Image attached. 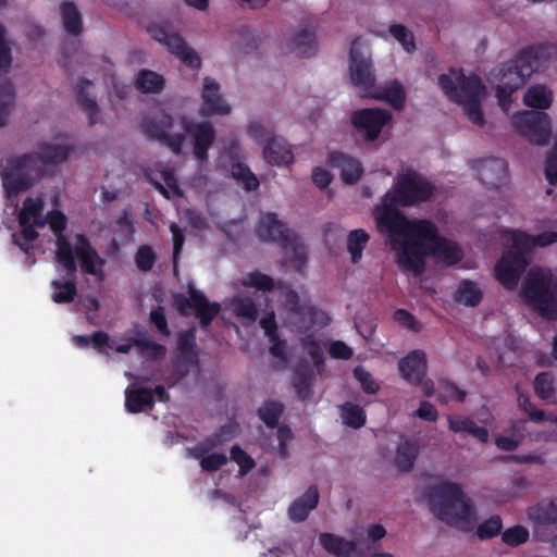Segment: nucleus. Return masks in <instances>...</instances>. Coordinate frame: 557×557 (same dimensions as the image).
<instances>
[{"mask_svg": "<svg viewBox=\"0 0 557 557\" xmlns=\"http://www.w3.org/2000/svg\"><path fill=\"white\" fill-rule=\"evenodd\" d=\"M178 124L182 129L175 132L177 120L165 111H159L144 117L140 129L148 139L166 146L176 156L182 153L188 136L195 159L200 163L207 162L209 150L216 138L214 125L210 121L195 122L186 114L178 116Z\"/></svg>", "mask_w": 557, "mask_h": 557, "instance_id": "f257e3e1", "label": "nucleus"}, {"mask_svg": "<svg viewBox=\"0 0 557 557\" xmlns=\"http://www.w3.org/2000/svg\"><path fill=\"white\" fill-rule=\"evenodd\" d=\"M421 238L403 247L401 270L414 275H421L425 270V257L435 256L446 264L454 265L461 261L462 252L459 246L440 235L433 221H429Z\"/></svg>", "mask_w": 557, "mask_h": 557, "instance_id": "f03ea898", "label": "nucleus"}, {"mask_svg": "<svg viewBox=\"0 0 557 557\" xmlns=\"http://www.w3.org/2000/svg\"><path fill=\"white\" fill-rule=\"evenodd\" d=\"M397 206V202L384 195L381 205L375 207L374 218L377 230L388 234L392 248L396 252V261L401 269L403 247L419 240L430 220L408 219Z\"/></svg>", "mask_w": 557, "mask_h": 557, "instance_id": "7ed1b4c3", "label": "nucleus"}, {"mask_svg": "<svg viewBox=\"0 0 557 557\" xmlns=\"http://www.w3.org/2000/svg\"><path fill=\"white\" fill-rule=\"evenodd\" d=\"M520 297L543 320H557V277L549 270H530L522 282Z\"/></svg>", "mask_w": 557, "mask_h": 557, "instance_id": "20e7f679", "label": "nucleus"}, {"mask_svg": "<svg viewBox=\"0 0 557 557\" xmlns=\"http://www.w3.org/2000/svg\"><path fill=\"white\" fill-rule=\"evenodd\" d=\"M426 497L432 512L449 525L468 523L473 516L471 500L457 483L444 482L430 486Z\"/></svg>", "mask_w": 557, "mask_h": 557, "instance_id": "39448f33", "label": "nucleus"}, {"mask_svg": "<svg viewBox=\"0 0 557 557\" xmlns=\"http://www.w3.org/2000/svg\"><path fill=\"white\" fill-rule=\"evenodd\" d=\"M438 86L449 100L462 106L463 113L469 121L479 127L484 126L481 98L485 92V86L478 75L460 74L455 82L450 75L441 74Z\"/></svg>", "mask_w": 557, "mask_h": 557, "instance_id": "423d86ee", "label": "nucleus"}, {"mask_svg": "<svg viewBox=\"0 0 557 557\" xmlns=\"http://www.w3.org/2000/svg\"><path fill=\"white\" fill-rule=\"evenodd\" d=\"M557 55V46L552 44H537L522 48L515 59L502 64L499 83L517 90L525 84V79L546 61Z\"/></svg>", "mask_w": 557, "mask_h": 557, "instance_id": "0eeeda50", "label": "nucleus"}, {"mask_svg": "<svg viewBox=\"0 0 557 557\" xmlns=\"http://www.w3.org/2000/svg\"><path fill=\"white\" fill-rule=\"evenodd\" d=\"M258 237L263 242L277 243L282 248L288 250L290 256L287 262L295 263L297 271L302 272L307 262V251L297 234L289 231L287 225L277 219L273 212L261 215L257 226Z\"/></svg>", "mask_w": 557, "mask_h": 557, "instance_id": "6e6552de", "label": "nucleus"}, {"mask_svg": "<svg viewBox=\"0 0 557 557\" xmlns=\"http://www.w3.org/2000/svg\"><path fill=\"white\" fill-rule=\"evenodd\" d=\"M434 193V185L413 170L399 173L392 190L385 196L400 207H410L428 201Z\"/></svg>", "mask_w": 557, "mask_h": 557, "instance_id": "1a4fd4ad", "label": "nucleus"}, {"mask_svg": "<svg viewBox=\"0 0 557 557\" xmlns=\"http://www.w3.org/2000/svg\"><path fill=\"white\" fill-rule=\"evenodd\" d=\"M511 124L533 145H546L552 135V120L544 111L518 112L511 117Z\"/></svg>", "mask_w": 557, "mask_h": 557, "instance_id": "9d476101", "label": "nucleus"}, {"mask_svg": "<svg viewBox=\"0 0 557 557\" xmlns=\"http://www.w3.org/2000/svg\"><path fill=\"white\" fill-rule=\"evenodd\" d=\"M44 220L55 234V261L63 267L67 276L74 277L77 271V263L74 258L72 244L63 233L67 225L65 214L60 210H51Z\"/></svg>", "mask_w": 557, "mask_h": 557, "instance_id": "9b49d317", "label": "nucleus"}, {"mask_svg": "<svg viewBox=\"0 0 557 557\" xmlns=\"http://www.w3.org/2000/svg\"><path fill=\"white\" fill-rule=\"evenodd\" d=\"M148 33L152 39L164 45L166 49L176 55L184 64L190 69H199L201 59L198 53L190 48L185 39L177 33H170L163 26L151 25Z\"/></svg>", "mask_w": 557, "mask_h": 557, "instance_id": "f8f14e48", "label": "nucleus"}, {"mask_svg": "<svg viewBox=\"0 0 557 557\" xmlns=\"http://www.w3.org/2000/svg\"><path fill=\"white\" fill-rule=\"evenodd\" d=\"M361 38L357 37L351 41L349 52V72L351 83L364 91L368 96L375 86V76L372 62L361 50Z\"/></svg>", "mask_w": 557, "mask_h": 557, "instance_id": "ddd939ff", "label": "nucleus"}, {"mask_svg": "<svg viewBox=\"0 0 557 557\" xmlns=\"http://www.w3.org/2000/svg\"><path fill=\"white\" fill-rule=\"evenodd\" d=\"M176 305L183 314H188L187 308L194 310L202 327L210 325L221 310L220 304L210 302L202 292L193 287L188 290V297L176 298Z\"/></svg>", "mask_w": 557, "mask_h": 557, "instance_id": "4468645a", "label": "nucleus"}, {"mask_svg": "<svg viewBox=\"0 0 557 557\" xmlns=\"http://www.w3.org/2000/svg\"><path fill=\"white\" fill-rule=\"evenodd\" d=\"M391 119L392 114L388 110L368 108L352 112L351 124L368 140H375Z\"/></svg>", "mask_w": 557, "mask_h": 557, "instance_id": "2eb2a0df", "label": "nucleus"}, {"mask_svg": "<svg viewBox=\"0 0 557 557\" xmlns=\"http://www.w3.org/2000/svg\"><path fill=\"white\" fill-rule=\"evenodd\" d=\"M528 518L533 524L535 536L541 541H550L548 528L557 530V498H544L528 509Z\"/></svg>", "mask_w": 557, "mask_h": 557, "instance_id": "dca6fc26", "label": "nucleus"}, {"mask_svg": "<svg viewBox=\"0 0 557 557\" xmlns=\"http://www.w3.org/2000/svg\"><path fill=\"white\" fill-rule=\"evenodd\" d=\"M528 265L522 255L506 251L496 263L495 277L507 290H515Z\"/></svg>", "mask_w": 557, "mask_h": 557, "instance_id": "f3484780", "label": "nucleus"}, {"mask_svg": "<svg viewBox=\"0 0 557 557\" xmlns=\"http://www.w3.org/2000/svg\"><path fill=\"white\" fill-rule=\"evenodd\" d=\"M38 152L36 153H24L14 159V168L16 170H25L29 163L37 158L45 164H60L65 162L72 148L66 145H51L42 143L38 146Z\"/></svg>", "mask_w": 557, "mask_h": 557, "instance_id": "a211bd4d", "label": "nucleus"}, {"mask_svg": "<svg viewBox=\"0 0 557 557\" xmlns=\"http://www.w3.org/2000/svg\"><path fill=\"white\" fill-rule=\"evenodd\" d=\"M75 239L76 247L73 249V253L74 257L76 256L79 259L82 271L99 280H103L106 260L99 256L85 234H76Z\"/></svg>", "mask_w": 557, "mask_h": 557, "instance_id": "6ab92c4d", "label": "nucleus"}, {"mask_svg": "<svg viewBox=\"0 0 557 557\" xmlns=\"http://www.w3.org/2000/svg\"><path fill=\"white\" fill-rule=\"evenodd\" d=\"M202 104L199 114L202 117L213 115H226L231 112L230 106L223 100L220 94L219 84L211 77L203 79Z\"/></svg>", "mask_w": 557, "mask_h": 557, "instance_id": "aec40b11", "label": "nucleus"}, {"mask_svg": "<svg viewBox=\"0 0 557 557\" xmlns=\"http://www.w3.org/2000/svg\"><path fill=\"white\" fill-rule=\"evenodd\" d=\"M401 377L411 385L418 386L426 375L428 362L423 350L416 349L408 352L398 362Z\"/></svg>", "mask_w": 557, "mask_h": 557, "instance_id": "412c9836", "label": "nucleus"}, {"mask_svg": "<svg viewBox=\"0 0 557 557\" xmlns=\"http://www.w3.org/2000/svg\"><path fill=\"white\" fill-rule=\"evenodd\" d=\"M478 176L482 184L499 188L508 180V164L503 158L481 160L478 166Z\"/></svg>", "mask_w": 557, "mask_h": 557, "instance_id": "4be33fe9", "label": "nucleus"}, {"mask_svg": "<svg viewBox=\"0 0 557 557\" xmlns=\"http://www.w3.org/2000/svg\"><path fill=\"white\" fill-rule=\"evenodd\" d=\"M327 161L332 169L339 171L341 178L345 184L352 185L357 183L363 173L360 161L344 152H330Z\"/></svg>", "mask_w": 557, "mask_h": 557, "instance_id": "5701e85b", "label": "nucleus"}, {"mask_svg": "<svg viewBox=\"0 0 557 557\" xmlns=\"http://www.w3.org/2000/svg\"><path fill=\"white\" fill-rule=\"evenodd\" d=\"M319 491L317 485H311L288 507V517L293 522L305 521L309 513L317 508L319 503Z\"/></svg>", "mask_w": 557, "mask_h": 557, "instance_id": "b1692460", "label": "nucleus"}, {"mask_svg": "<svg viewBox=\"0 0 557 557\" xmlns=\"http://www.w3.org/2000/svg\"><path fill=\"white\" fill-rule=\"evenodd\" d=\"M263 157L269 164L276 166L288 165L294 161L290 147L284 138L277 136L267 140Z\"/></svg>", "mask_w": 557, "mask_h": 557, "instance_id": "393cba45", "label": "nucleus"}, {"mask_svg": "<svg viewBox=\"0 0 557 557\" xmlns=\"http://www.w3.org/2000/svg\"><path fill=\"white\" fill-rule=\"evenodd\" d=\"M152 389L131 386L125 391V409L129 413H139L154 407Z\"/></svg>", "mask_w": 557, "mask_h": 557, "instance_id": "a878e982", "label": "nucleus"}, {"mask_svg": "<svg viewBox=\"0 0 557 557\" xmlns=\"http://www.w3.org/2000/svg\"><path fill=\"white\" fill-rule=\"evenodd\" d=\"M420 447L414 440H407L400 436L394 458L395 467L401 472H409L414 466L419 456Z\"/></svg>", "mask_w": 557, "mask_h": 557, "instance_id": "bb28decb", "label": "nucleus"}, {"mask_svg": "<svg viewBox=\"0 0 557 557\" xmlns=\"http://www.w3.org/2000/svg\"><path fill=\"white\" fill-rule=\"evenodd\" d=\"M368 97L388 102L394 109L400 110L406 102V92L401 84L393 81L384 86L372 89Z\"/></svg>", "mask_w": 557, "mask_h": 557, "instance_id": "cd10ccee", "label": "nucleus"}, {"mask_svg": "<svg viewBox=\"0 0 557 557\" xmlns=\"http://www.w3.org/2000/svg\"><path fill=\"white\" fill-rule=\"evenodd\" d=\"M448 428L454 433H468L481 443H487L488 431L479 426L471 418L461 414H453L447 417Z\"/></svg>", "mask_w": 557, "mask_h": 557, "instance_id": "c85d7f7f", "label": "nucleus"}, {"mask_svg": "<svg viewBox=\"0 0 557 557\" xmlns=\"http://www.w3.org/2000/svg\"><path fill=\"white\" fill-rule=\"evenodd\" d=\"M319 543L329 554L336 557H350L357 547L354 541L327 532L319 535Z\"/></svg>", "mask_w": 557, "mask_h": 557, "instance_id": "c756f323", "label": "nucleus"}, {"mask_svg": "<svg viewBox=\"0 0 557 557\" xmlns=\"http://www.w3.org/2000/svg\"><path fill=\"white\" fill-rule=\"evenodd\" d=\"M292 50L301 58L315 55L318 45L314 30L309 27L300 28L292 40Z\"/></svg>", "mask_w": 557, "mask_h": 557, "instance_id": "7c9ffc66", "label": "nucleus"}, {"mask_svg": "<svg viewBox=\"0 0 557 557\" xmlns=\"http://www.w3.org/2000/svg\"><path fill=\"white\" fill-rule=\"evenodd\" d=\"M523 101L530 108L546 110L553 103V92L545 85H534L528 88Z\"/></svg>", "mask_w": 557, "mask_h": 557, "instance_id": "2f4dec72", "label": "nucleus"}, {"mask_svg": "<svg viewBox=\"0 0 557 557\" xmlns=\"http://www.w3.org/2000/svg\"><path fill=\"white\" fill-rule=\"evenodd\" d=\"M196 347V335L194 330H188L178 334L177 349L183 362L190 366H198L199 358Z\"/></svg>", "mask_w": 557, "mask_h": 557, "instance_id": "473e14b6", "label": "nucleus"}, {"mask_svg": "<svg viewBox=\"0 0 557 557\" xmlns=\"http://www.w3.org/2000/svg\"><path fill=\"white\" fill-rule=\"evenodd\" d=\"M505 234L511 242V249L508 250L507 252L520 253L525 260L529 261L530 255L532 250L535 248L533 235L524 231L513 228L507 230Z\"/></svg>", "mask_w": 557, "mask_h": 557, "instance_id": "72a5a7b5", "label": "nucleus"}, {"mask_svg": "<svg viewBox=\"0 0 557 557\" xmlns=\"http://www.w3.org/2000/svg\"><path fill=\"white\" fill-rule=\"evenodd\" d=\"M61 17L64 29L72 36H78L83 30L82 16L72 1H63L60 4Z\"/></svg>", "mask_w": 557, "mask_h": 557, "instance_id": "f704fd0d", "label": "nucleus"}, {"mask_svg": "<svg viewBox=\"0 0 557 557\" xmlns=\"http://www.w3.org/2000/svg\"><path fill=\"white\" fill-rule=\"evenodd\" d=\"M314 374L307 366H298L293 375V386L302 400L310 399L312 395V382Z\"/></svg>", "mask_w": 557, "mask_h": 557, "instance_id": "c9c22d12", "label": "nucleus"}, {"mask_svg": "<svg viewBox=\"0 0 557 557\" xmlns=\"http://www.w3.org/2000/svg\"><path fill=\"white\" fill-rule=\"evenodd\" d=\"M482 297L483 293L478 284L469 280L461 281L454 295L456 302L468 307H476L481 302Z\"/></svg>", "mask_w": 557, "mask_h": 557, "instance_id": "e433bc0d", "label": "nucleus"}, {"mask_svg": "<svg viewBox=\"0 0 557 557\" xmlns=\"http://www.w3.org/2000/svg\"><path fill=\"white\" fill-rule=\"evenodd\" d=\"M164 84L163 76L150 70H140L136 77V88L143 94H158Z\"/></svg>", "mask_w": 557, "mask_h": 557, "instance_id": "4c0bfd02", "label": "nucleus"}, {"mask_svg": "<svg viewBox=\"0 0 557 557\" xmlns=\"http://www.w3.org/2000/svg\"><path fill=\"white\" fill-rule=\"evenodd\" d=\"M91 85L89 79H81L76 85V101L79 107L88 114L89 123H96V115L99 112V108L95 99L90 98L87 94V88Z\"/></svg>", "mask_w": 557, "mask_h": 557, "instance_id": "58836bf2", "label": "nucleus"}, {"mask_svg": "<svg viewBox=\"0 0 557 557\" xmlns=\"http://www.w3.org/2000/svg\"><path fill=\"white\" fill-rule=\"evenodd\" d=\"M370 239L369 234L362 230H354L347 236V250L350 253L351 262L358 263L362 258V251Z\"/></svg>", "mask_w": 557, "mask_h": 557, "instance_id": "ea45409f", "label": "nucleus"}, {"mask_svg": "<svg viewBox=\"0 0 557 557\" xmlns=\"http://www.w3.org/2000/svg\"><path fill=\"white\" fill-rule=\"evenodd\" d=\"M284 411V406L280 401L268 400L258 409L259 419L270 429L278 425L280 418Z\"/></svg>", "mask_w": 557, "mask_h": 557, "instance_id": "a19ab883", "label": "nucleus"}, {"mask_svg": "<svg viewBox=\"0 0 557 557\" xmlns=\"http://www.w3.org/2000/svg\"><path fill=\"white\" fill-rule=\"evenodd\" d=\"M51 287L53 289L51 298L55 304H70L77 295V286L74 280L67 282L54 280L51 282Z\"/></svg>", "mask_w": 557, "mask_h": 557, "instance_id": "79ce46f5", "label": "nucleus"}, {"mask_svg": "<svg viewBox=\"0 0 557 557\" xmlns=\"http://www.w3.org/2000/svg\"><path fill=\"white\" fill-rule=\"evenodd\" d=\"M42 209V199L27 197L23 201V207L18 213V220H30L33 218L37 226L44 227L46 225V221L41 218Z\"/></svg>", "mask_w": 557, "mask_h": 557, "instance_id": "37998d69", "label": "nucleus"}, {"mask_svg": "<svg viewBox=\"0 0 557 557\" xmlns=\"http://www.w3.org/2000/svg\"><path fill=\"white\" fill-rule=\"evenodd\" d=\"M342 419L346 425L352 429H360L367 422V414L363 408L350 401L341 406Z\"/></svg>", "mask_w": 557, "mask_h": 557, "instance_id": "c03bdc74", "label": "nucleus"}, {"mask_svg": "<svg viewBox=\"0 0 557 557\" xmlns=\"http://www.w3.org/2000/svg\"><path fill=\"white\" fill-rule=\"evenodd\" d=\"M555 375L550 371H544L536 374L533 387L537 397L543 400H549L555 396Z\"/></svg>", "mask_w": 557, "mask_h": 557, "instance_id": "a18cd8bd", "label": "nucleus"}, {"mask_svg": "<svg viewBox=\"0 0 557 557\" xmlns=\"http://www.w3.org/2000/svg\"><path fill=\"white\" fill-rule=\"evenodd\" d=\"M12 171L3 175V187L9 196H16L21 191H25L30 187L26 177L15 173L21 170L14 168V159L12 160Z\"/></svg>", "mask_w": 557, "mask_h": 557, "instance_id": "49530a36", "label": "nucleus"}, {"mask_svg": "<svg viewBox=\"0 0 557 557\" xmlns=\"http://www.w3.org/2000/svg\"><path fill=\"white\" fill-rule=\"evenodd\" d=\"M231 174L233 178L243 184L244 189L247 191H253L260 185L257 176L244 163L237 162L232 164Z\"/></svg>", "mask_w": 557, "mask_h": 557, "instance_id": "de8ad7c7", "label": "nucleus"}, {"mask_svg": "<svg viewBox=\"0 0 557 557\" xmlns=\"http://www.w3.org/2000/svg\"><path fill=\"white\" fill-rule=\"evenodd\" d=\"M133 344L150 360H161L166 355V347L164 345L149 338H134Z\"/></svg>", "mask_w": 557, "mask_h": 557, "instance_id": "09e8293b", "label": "nucleus"}, {"mask_svg": "<svg viewBox=\"0 0 557 557\" xmlns=\"http://www.w3.org/2000/svg\"><path fill=\"white\" fill-rule=\"evenodd\" d=\"M205 453L206 449L202 447H197L194 451L195 458L200 460V466L205 471H218L227 462V457L224 454L212 453L207 456H203Z\"/></svg>", "mask_w": 557, "mask_h": 557, "instance_id": "8fccbe9b", "label": "nucleus"}, {"mask_svg": "<svg viewBox=\"0 0 557 557\" xmlns=\"http://www.w3.org/2000/svg\"><path fill=\"white\" fill-rule=\"evenodd\" d=\"M233 311L236 317L245 318L250 322H255L258 318L257 306L249 297H235L233 299Z\"/></svg>", "mask_w": 557, "mask_h": 557, "instance_id": "3c124183", "label": "nucleus"}, {"mask_svg": "<svg viewBox=\"0 0 557 557\" xmlns=\"http://www.w3.org/2000/svg\"><path fill=\"white\" fill-rule=\"evenodd\" d=\"M243 285L247 287H255L261 292H271L275 288L274 280L259 271L248 273L243 280Z\"/></svg>", "mask_w": 557, "mask_h": 557, "instance_id": "603ef678", "label": "nucleus"}, {"mask_svg": "<svg viewBox=\"0 0 557 557\" xmlns=\"http://www.w3.org/2000/svg\"><path fill=\"white\" fill-rule=\"evenodd\" d=\"M157 261V255L151 246L141 245L138 247L134 262L137 269L141 272H149Z\"/></svg>", "mask_w": 557, "mask_h": 557, "instance_id": "864d4df0", "label": "nucleus"}, {"mask_svg": "<svg viewBox=\"0 0 557 557\" xmlns=\"http://www.w3.org/2000/svg\"><path fill=\"white\" fill-rule=\"evenodd\" d=\"M530 533L523 525H513L502 532V541L511 547L519 546L529 540Z\"/></svg>", "mask_w": 557, "mask_h": 557, "instance_id": "5fc2aeb1", "label": "nucleus"}, {"mask_svg": "<svg viewBox=\"0 0 557 557\" xmlns=\"http://www.w3.org/2000/svg\"><path fill=\"white\" fill-rule=\"evenodd\" d=\"M354 377L360 383L366 394L374 395L380 391V384L373 379L372 374L363 367H355Z\"/></svg>", "mask_w": 557, "mask_h": 557, "instance_id": "6e6d98bb", "label": "nucleus"}, {"mask_svg": "<svg viewBox=\"0 0 557 557\" xmlns=\"http://www.w3.org/2000/svg\"><path fill=\"white\" fill-rule=\"evenodd\" d=\"M389 33L407 52L416 50L413 34L406 26L401 24H392L389 26Z\"/></svg>", "mask_w": 557, "mask_h": 557, "instance_id": "4d7b16f0", "label": "nucleus"}, {"mask_svg": "<svg viewBox=\"0 0 557 557\" xmlns=\"http://www.w3.org/2000/svg\"><path fill=\"white\" fill-rule=\"evenodd\" d=\"M503 522L499 516H493L479 524L476 535L481 540H488L502 533Z\"/></svg>", "mask_w": 557, "mask_h": 557, "instance_id": "13d9d810", "label": "nucleus"}, {"mask_svg": "<svg viewBox=\"0 0 557 557\" xmlns=\"http://www.w3.org/2000/svg\"><path fill=\"white\" fill-rule=\"evenodd\" d=\"M301 347L306 350L317 368L324 364L322 347L312 335H308L301 339Z\"/></svg>", "mask_w": 557, "mask_h": 557, "instance_id": "bf43d9fd", "label": "nucleus"}, {"mask_svg": "<svg viewBox=\"0 0 557 557\" xmlns=\"http://www.w3.org/2000/svg\"><path fill=\"white\" fill-rule=\"evenodd\" d=\"M231 459L238 465L242 475L247 474L256 466L255 460L238 445L231 448Z\"/></svg>", "mask_w": 557, "mask_h": 557, "instance_id": "052dcab7", "label": "nucleus"}, {"mask_svg": "<svg viewBox=\"0 0 557 557\" xmlns=\"http://www.w3.org/2000/svg\"><path fill=\"white\" fill-rule=\"evenodd\" d=\"M518 406L521 410L528 413L530 420L534 422H541L544 420L545 412L541 409H536L528 394H518Z\"/></svg>", "mask_w": 557, "mask_h": 557, "instance_id": "680f3d73", "label": "nucleus"}, {"mask_svg": "<svg viewBox=\"0 0 557 557\" xmlns=\"http://www.w3.org/2000/svg\"><path fill=\"white\" fill-rule=\"evenodd\" d=\"M170 231L173 239V272L176 273L178 257L185 243V235L183 230L176 223H171Z\"/></svg>", "mask_w": 557, "mask_h": 557, "instance_id": "e2e57ef3", "label": "nucleus"}, {"mask_svg": "<svg viewBox=\"0 0 557 557\" xmlns=\"http://www.w3.org/2000/svg\"><path fill=\"white\" fill-rule=\"evenodd\" d=\"M394 320L399 325H401L410 331L419 332L421 330V325L417 321L416 317L406 309H397L394 312Z\"/></svg>", "mask_w": 557, "mask_h": 557, "instance_id": "0e129e2a", "label": "nucleus"}, {"mask_svg": "<svg viewBox=\"0 0 557 557\" xmlns=\"http://www.w3.org/2000/svg\"><path fill=\"white\" fill-rule=\"evenodd\" d=\"M150 322L156 326V329L165 337L170 336L171 331L168 325V321L164 313V308L159 306L151 310L150 312Z\"/></svg>", "mask_w": 557, "mask_h": 557, "instance_id": "69168bd1", "label": "nucleus"}, {"mask_svg": "<svg viewBox=\"0 0 557 557\" xmlns=\"http://www.w3.org/2000/svg\"><path fill=\"white\" fill-rule=\"evenodd\" d=\"M545 176L550 185L557 184V143L554 145L546 158Z\"/></svg>", "mask_w": 557, "mask_h": 557, "instance_id": "338daca9", "label": "nucleus"}, {"mask_svg": "<svg viewBox=\"0 0 557 557\" xmlns=\"http://www.w3.org/2000/svg\"><path fill=\"white\" fill-rule=\"evenodd\" d=\"M352 354V349L342 341H334L330 344L329 355L334 359L348 360Z\"/></svg>", "mask_w": 557, "mask_h": 557, "instance_id": "774afa93", "label": "nucleus"}]
</instances>
